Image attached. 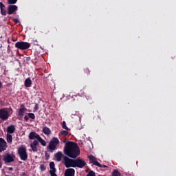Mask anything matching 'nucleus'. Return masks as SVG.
Instances as JSON below:
<instances>
[{
	"instance_id": "obj_7",
	"label": "nucleus",
	"mask_w": 176,
	"mask_h": 176,
	"mask_svg": "<svg viewBox=\"0 0 176 176\" xmlns=\"http://www.w3.org/2000/svg\"><path fill=\"white\" fill-rule=\"evenodd\" d=\"M55 159L56 160V162H61V159H63V163L64 164V166H65V157H68L67 156L64 155V154H63V152L61 151H58L57 152L55 155Z\"/></svg>"
},
{
	"instance_id": "obj_23",
	"label": "nucleus",
	"mask_w": 176,
	"mask_h": 176,
	"mask_svg": "<svg viewBox=\"0 0 176 176\" xmlns=\"http://www.w3.org/2000/svg\"><path fill=\"white\" fill-rule=\"evenodd\" d=\"M69 133L67 131H61L60 132V135H63V137H67V135H68Z\"/></svg>"
},
{
	"instance_id": "obj_4",
	"label": "nucleus",
	"mask_w": 176,
	"mask_h": 176,
	"mask_svg": "<svg viewBox=\"0 0 176 176\" xmlns=\"http://www.w3.org/2000/svg\"><path fill=\"white\" fill-rule=\"evenodd\" d=\"M15 47L20 50H27L31 47V44L28 42L18 41L15 43Z\"/></svg>"
},
{
	"instance_id": "obj_27",
	"label": "nucleus",
	"mask_w": 176,
	"mask_h": 176,
	"mask_svg": "<svg viewBox=\"0 0 176 176\" xmlns=\"http://www.w3.org/2000/svg\"><path fill=\"white\" fill-rule=\"evenodd\" d=\"M28 116L30 119H35V114L34 113H29Z\"/></svg>"
},
{
	"instance_id": "obj_6",
	"label": "nucleus",
	"mask_w": 176,
	"mask_h": 176,
	"mask_svg": "<svg viewBox=\"0 0 176 176\" xmlns=\"http://www.w3.org/2000/svg\"><path fill=\"white\" fill-rule=\"evenodd\" d=\"M15 157H16V156L14 155L7 153L3 155V160L6 164V163H12V162H14Z\"/></svg>"
},
{
	"instance_id": "obj_31",
	"label": "nucleus",
	"mask_w": 176,
	"mask_h": 176,
	"mask_svg": "<svg viewBox=\"0 0 176 176\" xmlns=\"http://www.w3.org/2000/svg\"><path fill=\"white\" fill-rule=\"evenodd\" d=\"M93 164L94 166H97L98 167H100L101 166V164H100L97 160L94 162Z\"/></svg>"
},
{
	"instance_id": "obj_36",
	"label": "nucleus",
	"mask_w": 176,
	"mask_h": 176,
	"mask_svg": "<svg viewBox=\"0 0 176 176\" xmlns=\"http://www.w3.org/2000/svg\"><path fill=\"white\" fill-rule=\"evenodd\" d=\"M99 167H100V168H108V166L107 165H101L100 164V166H99Z\"/></svg>"
},
{
	"instance_id": "obj_9",
	"label": "nucleus",
	"mask_w": 176,
	"mask_h": 176,
	"mask_svg": "<svg viewBox=\"0 0 176 176\" xmlns=\"http://www.w3.org/2000/svg\"><path fill=\"white\" fill-rule=\"evenodd\" d=\"M17 6L10 4L7 8V13L8 14H13L14 12H17Z\"/></svg>"
},
{
	"instance_id": "obj_10",
	"label": "nucleus",
	"mask_w": 176,
	"mask_h": 176,
	"mask_svg": "<svg viewBox=\"0 0 176 176\" xmlns=\"http://www.w3.org/2000/svg\"><path fill=\"white\" fill-rule=\"evenodd\" d=\"M6 148H8L6 141H5V139L3 138H0V152H4V151H6Z\"/></svg>"
},
{
	"instance_id": "obj_16",
	"label": "nucleus",
	"mask_w": 176,
	"mask_h": 176,
	"mask_svg": "<svg viewBox=\"0 0 176 176\" xmlns=\"http://www.w3.org/2000/svg\"><path fill=\"white\" fill-rule=\"evenodd\" d=\"M32 86V80H31V78H28L25 80V87H31Z\"/></svg>"
},
{
	"instance_id": "obj_22",
	"label": "nucleus",
	"mask_w": 176,
	"mask_h": 176,
	"mask_svg": "<svg viewBox=\"0 0 176 176\" xmlns=\"http://www.w3.org/2000/svg\"><path fill=\"white\" fill-rule=\"evenodd\" d=\"M88 157L89 159L90 163H92V164H94V162H96L97 160L96 158L94 157V156H93V155L89 156Z\"/></svg>"
},
{
	"instance_id": "obj_43",
	"label": "nucleus",
	"mask_w": 176,
	"mask_h": 176,
	"mask_svg": "<svg viewBox=\"0 0 176 176\" xmlns=\"http://www.w3.org/2000/svg\"><path fill=\"white\" fill-rule=\"evenodd\" d=\"M49 157V155H47Z\"/></svg>"
},
{
	"instance_id": "obj_15",
	"label": "nucleus",
	"mask_w": 176,
	"mask_h": 176,
	"mask_svg": "<svg viewBox=\"0 0 176 176\" xmlns=\"http://www.w3.org/2000/svg\"><path fill=\"white\" fill-rule=\"evenodd\" d=\"M16 131V127L14 125H10L7 127V133L8 134H13Z\"/></svg>"
},
{
	"instance_id": "obj_34",
	"label": "nucleus",
	"mask_w": 176,
	"mask_h": 176,
	"mask_svg": "<svg viewBox=\"0 0 176 176\" xmlns=\"http://www.w3.org/2000/svg\"><path fill=\"white\" fill-rule=\"evenodd\" d=\"M13 21L15 23V24H19V23H20V20L17 19H13Z\"/></svg>"
},
{
	"instance_id": "obj_11",
	"label": "nucleus",
	"mask_w": 176,
	"mask_h": 176,
	"mask_svg": "<svg viewBox=\"0 0 176 176\" xmlns=\"http://www.w3.org/2000/svg\"><path fill=\"white\" fill-rule=\"evenodd\" d=\"M65 176H75V169L72 168L66 169Z\"/></svg>"
},
{
	"instance_id": "obj_3",
	"label": "nucleus",
	"mask_w": 176,
	"mask_h": 176,
	"mask_svg": "<svg viewBox=\"0 0 176 176\" xmlns=\"http://www.w3.org/2000/svg\"><path fill=\"white\" fill-rule=\"evenodd\" d=\"M60 144V140L57 138H53L52 140H51L47 146V151L48 152H53L56 148H57V145Z\"/></svg>"
},
{
	"instance_id": "obj_20",
	"label": "nucleus",
	"mask_w": 176,
	"mask_h": 176,
	"mask_svg": "<svg viewBox=\"0 0 176 176\" xmlns=\"http://www.w3.org/2000/svg\"><path fill=\"white\" fill-rule=\"evenodd\" d=\"M50 168L51 169L50 171H56L54 162H52L50 163Z\"/></svg>"
},
{
	"instance_id": "obj_35",
	"label": "nucleus",
	"mask_w": 176,
	"mask_h": 176,
	"mask_svg": "<svg viewBox=\"0 0 176 176\" xmlns=\"http://www.w3.org/2000/svg\"><path fill=\"white\" fill-rule=\"evenodd\" d=\"M5 8V4L3 3L0 2V9H3Z\"/></svg>"
},
{
	"instance_id": "obj_21",
	"label": "nucleus",
	"mask_w": 176,
	"mask_h": 176,
	"mask_svg": "<svg viewBox=\"0 0 176 176\" xmlns=\"http://www.w3.org/2000/svg\"><path fill=\"white\" fill-rule=\"evenodd\" d=\"M62 128L66 130L67 131H69V128L67 127V122H65V121H63L62 122Z\"/></svg>"
},
{
	"instance_id": "obj_32",
	"label": "nucleus",
	"mask_w": 176,
	"mask_h": 176,
	"mask_svg": "<svg viewBox=\"0 0 176 176\" xmlns=\"http://www.w3.org/2000/svg\"><path fill=\"white\" fill-rule=\"evenodd\" d=\"M40 169L41 170V171H45V170H46V168L45 167L44 164H41L40 166Z\"/></svg>"
},
{
	"instance_id": "obj_30",
	"label": "nucleus",
	"mask_w": 176,
	"mask_h": 176,
	"mask_svg": "<svg viewBox=\"0 0 176 176\" xmlns=\"http://www.w3.org/2000/svg\"><path fill=\"white\" fill-rule=\"evenodd\" d=\"M56 170H50V174L51 176H57V175L56 174Z\"/></svg>"
},
{
	"instance_id": "obj_39",
	"label": "nucleus",
	"mask_w": 176,
	"mask_h": 176,
	"mask_svg": "<svg viewBox=\"0 0 176 176\" xmlns=\"http://www.w3.org/2000/svg\"><path fill=\"white\" fill-rule=\"evenodd\" d=\"M2 168V162L1 161V155H0V168Z\"/></svg>"
},
{
	"instance_id": "obj_25",
	"label": "nucleus",
	"mask_w": 176,
	"mask_h": 176,
	"mask_svg": "<svg viewBox=\"0 0 176 176\" xmlns=\"http://www.w3.org/2000/svg\"><path fill=\"white\" fill-rule=\"evenodd\" d=\"M7 3L8 5H14V3H17V0H8Z\"/></svg>"
},
{
	"instance_id": "obj_12",
	"label": "nucleus",
	"mask_w": 176,
	"mask_h": 176,
	"mask_svg": "<svg viewBox=\"0 0 176 176\" xmlns=\"http://www.w3.org/2000/svg\"><path fill=\"white\" fill-rule=\"evenodd\" d=\"M41 136L36 133V132H30L29 134V139L30 140H36V141H38V140L39 139Z\"/></svg>"
},
{
	"instance_id": "obj_41",
	"label": "nucleus",
	"mask_w": 176,
	"mask_h": 176,
	"mask_svg": "<svg viewBox=\"0 0 176 176\" xmlns=\"http://www.w3.org/2000/svg\"><path fill=\"white\" fill-rule=\"evenodd\" d=\"M27 60H31V58L30 57H28Z\"/></svg>"
},
{
	"instance_id": "obj_40",
	"label": "nucleus",
	"mask_w": 176,
	"mask_h": 176,
	"mask_svg": "<svg viewBox=\"0 0 176 176\" xmlns=\"http://www.w3.org/2000/svg\"><path fill=\"white\" fill-rule=\"evenodd\" d=\"M2 87V82L0 81V89Z\"/></svg>"
},
{
	"instance_id": "obj_8",
	"label": "nucleus",
	"mask_w": 176,
	"mask_h": 176,
	"mask_svg": "<svg viewBox=\"0 0 176 176\" xmlns=\"http://www.w3.org/2000/svg\"><path fill=\"white\" fill-rule=\"evenodd\" d=\"M0 119L2 120H8L9 119V112L5 109H0Z\"/></svg>"
},
{
	"instance_id": "obj_19",
	"label": "nucleus",
	"mask_w": 176,
	"mask_h": 176,
	"mask_svg": "<svg viewBox=\"0 0 176 176\" xmlns=\"http://www.w3.org/2000/svg\"><path fill=\"white\" fill-rule=\"evenodd\" d=\"M38 142L41 143V145H43V146H46V141H45L43 139H42V138H38V139L37 140Z\"/></svg>"
},
{
	"instance_id": "obj_28",
	"label": "nucleus",
	"mask_w": 176,
	"mask_h": 176,
	"mask_svg": "<svg viewBox=\"0 0 176 176\" xmlns=\"http://www.w3.org/2000/svg\"><path fill=\"white\" fill-rule=\"evenodd\" d=\"M1 14H2V16H6V10L1 8Z\"/></svg>"
},
{
	"instance_id": "obj_18",
	"label": "nucleus",
	"mask_w": 176,
	"mask_h": 176,
	"mask_svg": "<svg viewBox=\"0 0 176 176\" xmlns=\"http://www.w3.org/2000/svg\"><path fill=\"white\" fill-rule=\"evenodd\" d=\"M6 140L8 144H12V142H13V138L11 134H7Z\"/></svg>"
},
{
	"instance_id": "obj_2",
	"label": "nucleus",
	"mask_w": 176,
	"mask_h": 176,
	"mask_svg": "<svg viewBox=\"0 0 176 176\" xmlns=\"http://www.w3.org/2000/svg\"><path fill=\"white\" fill-rule=\"evenodd\" d=\"M65 160L66 168H69V167L83 168L86 166V162L80 158L72 160L69 157H65Z\"/></svg>"
},
{
	"instance_id": "obj_42",
	"label": "nucleus",
	"mask_w": 176,
	"mask_h": 176,
	"mask_svg": "<svg viewBox=\"0 0 176 176\" xmlns=\"http://www.w3.org/2000/svg\"><path fill=\"white\" fill-rule=\"evenodd\" d=\"M45 156H47V153H45Z\"/></svg>"
},
{
	"instance_id": "obj_17",
	"label": "nucleus",
	"mask_w": 176,
	"mask_h": 176,
	"mask_svg": "<svg viewBox=\"0 0 176 176\" xmlns=\"http://www.w3.org/2000/svg\"><path fill=\"white\" fill-rule=\"evenodd\" d=\"M43 133L45 134V135H50L52 134V131H50V129L47 126H44L43 128Z\"/></svg>"
},
{
	"instance_id": "obj_14",
	"label": "nucleus",
	"mask_w": 176,
	"mask_h": 176,
	"mask_svg": "<svg viewBox=\"0 0 176 176\" xmlns=\"http://www.w3.org/2000/svg\"><path fill=\"white\" fill-rule=\"evenodd\" d=\"M25 111H27V108L24 107V105H21V108L19 109V113H18V116L20 118H23L24 116V113H25Z\"/></svg>"
},
{
	"instance_id": "obj_38",
	"label": "nucleus",
	"mask_w": 176,
	"mask_h": 176,
	"mask_svg": "<svg viewBox=\"0 0 176 176\" xmlns=\"http://www.w3.org/2000/svg\"><path fill=\"white\" fill-rule=\"evenodd\" d=\"M7 170H9V171H13V168L12 167H8V168H7Z\"/></svg>"
},
{
	"instance_id": "obj_37",
	"label": "nucleus",
	"mask_w": 176,
	"mask_h": 176,
	"mask_svg": "<svg viewBox=\"0 0 176 176\" xmlns=\"http://www.w3.org/2000/svg\"><path fill=\"white\" fill-rule=\"evenodd\" d=\"M24 119H25V120H26V122H28V120L29 119V116H25Z\"/></svg>"
},
{
	"instance_id": "obj_1",
	"label": "nucleus",
	"mask_w": 176,
	"mask_h": 176,
	"mask_svg": "<svg viewBox=\"0 0 176 176\" xmlns=\"http://www.w3.org/2000/svg\"><path fill=\"white\" fill-rule=\"evenodd\" d=\"M63 152L66 156L71 157V159H76L80 155V150L78 144L74 142H66Z\"/></svg>"
},
{
	"instance_id": "obj_44",
	"label": "nucleus",
	"mask_w": 176,
	"mask_h": 176,
	"mask_svg": "<svg viewBox=\"0 0 176 176\" xmlns=\"http://www.w3.org/2000/svg\"><path fill=\"white\" fill-rule=\"evenodd\" d=\"M49 157V155H47Z\"/></svg>"
},
{
	"instance_id": "obj_5",
	"label": "nucleus",
	"mask_w": 176,
	"mask_h": 176,
	"mask_svg": "<svg viewBox=\"0 0 176 176\" xmlns=\"http://www.w3.org/2000/svg\"><path fill=\"white\" fill-rule=\"evenodd\" d=\"M18 155L21 160L25 162L28 159V154L27 153V148L25 147H19L18 148Z\"/></svg>"
},
{
	"instance_id": "obj_26",
	"label": "nucleus",
	"mask_w": 176,
	"mask_h": 176,
	"mask_svg": "<svg viewBox=\"0 0 176 176\" xmlns=\"http://www.w3.org/2000/svg\"><path fill=\"white\" fill-rule=\"evenodd\" d=\"M87 176H96V173L94 171H93V170H90L87 173Z\"/></svg>"
},
{
	"instance_id": "obj_33",
	"label": "nucleus",
	"mask_w": 176,
	"mask_h": 176,
	"mask_svg": "<svg viewBox=\"0 0 176 176\" xmlns=\"http://www.w3.org/2000/svg\"><path fill=\"white\" fill-rule=\"evenodd\" d=\"M85 74H87V75L90 74V70L89 69V68H85Z\"/></svg>"
},
{
	"instance_id": "obj_24",
	"label": "nucleus",
	"mask_w": 176,
	"mask_h": 176,
	"mask_svg": "<svg viewBox=\"0 0 176 176\" xmlns=\"http://www.w3.org/2000/svg\"><path fill=\"white\" fill-rule=\"evenodd\" d=\"M112 176H121L120 172H119L118 170H115L112 173Z\"/></svg>"
},
{
	"instance_id": "obj_29",
	"label": "nucleus",
	"mask_w": 176,
	"mask_h": 176,
	"mask_svg": "<svg viewBox=\"0 0 176 176\" xmlns=\"http://www.w3.org/2000/svg\"><path fill=\"white\" fill-rule=\"evenodd\" d=\"M38 109H39V104H35V108H34L33 112H38Z\"/></svg>"
},
{
	"instance_id": "obj_13",
	"label": "nucleus",
	"mask_w": 176,
	"mask_h": 176,
	"mask_svg": "<svg viewBox=\"0 0 176 176\" xmlns=\"http://www.w3.org/2000/svg\"><path fill=\"white\" fill-rule=\"evenodd\" d=\"M38 140H34L31 144H30V148H32V151L33 152H38Z\"/></svg>"
}]
</instances>
